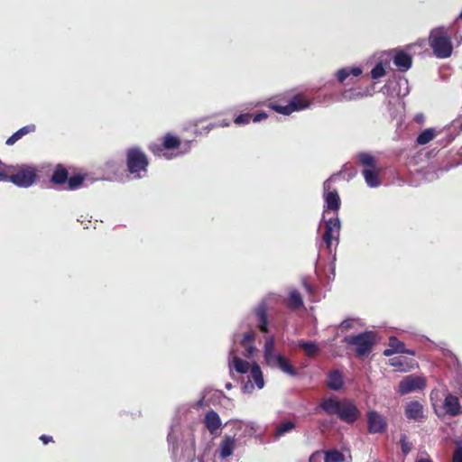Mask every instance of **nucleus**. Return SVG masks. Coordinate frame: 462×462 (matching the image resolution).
<instances>
[{"label":"nucleus","instance_id":"1","mask_svg":"<svg viewBox=\"0 0 462 462\" xmlns=\"http://www.w3.org/2000/svg\"><path fill=\"white\" fill-rule=\"evenodd\" d=\"M319 408L328 415H337L340 420L347 424L355 423L361 416L359 408L351 399L339 400L331 396L323 399Z\"/></svg>","mask_w":462,"mask_h":462},{"label":"nucleus","instance_id":"2","mask_svg":"<svg viewBox=\"0 0 462 462\" xmlns=\"http://www.w3.org/2000/svg\"><path fill=\"white\" fill-rule=\"evenodd\" d=\"M149 164L148 156L140 147L134 146L125 151L126 170L134 179L143 178L147 174Z\"/></svg>","mask_w":462,"mask_h":462},{"label":"nucleus","instance_id":"3","mask_svg":"<svg viewBox=\"0 0 462 462\" xmlns=\"http://www.w3.org/2000/svg\"><path fill=\"white\" fill-rule=\"evenodd\" d=\"M429 44L437 58L446 59L452 54L453 45L451 36L444 27H438L431 30L429 36Z\"/></svg>","mask_w":462,"mask_h":462},{"label":"nucleus","instance_id":"4","mask_svg":"<svg viewBox=\"0 0 462 462\" xmlns=\"http://www.w3.org/2000/svg\"><path fill=\"white\" fill-rule=\"evenodd\" d=\"M282 101H283L282 98L270 101L267 106L276 113L290 116L293 112L308 108L310 105V101L302 93H299L291 97L285 105L282 104Z\"/></svg>","mask_w":462,"mask_h":462},{"label":"nucleus","instance_id":"5","mask_svg":"<svg viewBox=\"0 0 462 462\" xmlns=\"http://www.w3.org/2000/svg\"><path fill=\"white\" fill-rule=\"evenodd\" d=\"M38 179V170L34 166L23 164L15 170L13 166L10 173H7L6 181L14 183L20 188L32 186Z\"/></svg>","mask_w":462,"mask_h":462},{"label":"nucleus","instance_id":"6","mask_svg":"<svg viewBox=\"0 0 462 462\" xmlns=\"http://www.w3.org/2000/svg\"><path fill=\"white\" fill-rule=\"evenodd\" d=\"M85 180V175L78 173L69 177L66 167L62 164L56 165L50 182L55 186L67 184L66 189L75 190L80 188Z\"/></svg>","mask_w":462,"mask_h":462},{"label":"nucleus","instance_id":"7","mask_svg":"<svg viewBox=\"0 0 462 462\" xmlns=\"http://www.w3.org/2000/svg\"><path fill=\"white\" fill-rule=\"evenodd\" d=\"M343 342L350 346H356V354L358 357L368 355L375 344V333L373 331H365L357 335H350L344 337Z\"/></svg>","mask_w":462,"mask_h":462},{"label":"nucleus","instance_id":"8","mask_svg":"<svg viewBox=\"0 0 462 462\" xmlns=\"http://www.w3.org/2000/svg\"><path fill=\"white\" fill-rule=\"evenodd\" d=\"M180 139L178 136L168 133L162 138L161 143H152L149 144L148 149L155 156H164L167 159H171V156L165 151L178 149L180 146Z\"/></svg>","mask_w":462,"mask_h":462},{"label":"nucleus","instance_id":"9","mask_svg":"<svg viewBox=\"0 0 462 462\" xmlns=\"http://www.w3.org/2000/svg\"><path fill=\"white\" fill-rule=\"evenodd\" d=\"M367 431L370 434L383 433L386 431L388 423L385 417L376 411H369L366 414Z\"/></svg>","mask_w":462,"mask_h":462},{"label":"nucleus","instance_id":"10","mask_svg":"<svg viewBox=\"0 0 462 462\" xmlns=\"http://www.w3.org/2000/svg\"><path fill=\"white\" fill-rule=\"evenodd\" d=\"M336 174L332 175L323 183L324 199L328 210L337 211L340 208L341 200L336 189H331L330 182Z\"/></svg>","mask_w":462,"mask_h":462},{"label":"nucleus","instance_id":"11","mask_svg":"<svg viewBox=\"0 0 462 462\" xmlns=\"http://www.w3.org/2000/svg\"><path fill=\"white\" fill-rule=\"evenodd\" d=\"M340 222L337 217L328 219L325 224V232L323 234V241L328 248H330L332 240L339 235Z\"/></svg>","mask_w":462,"mask_h":462},{"label":"nucleus","instance_id":"12","mask_svg":"<svg viewBox=\"0 0 462 462\" xmlns=\"http://www.w3.org/2000/svg\"><path fill=\"white\" fill-rule=\"evenodd\" d=\"M203 423L205 428L208 430L210 435L217 436L218 430L222 428V421L214 410H209L204 416Z\"/></svg>","mask_w":462,"mask_h":462},{"label":"nucleus","instance_id":"13","mask_svg":"<svg viewBox=\"0 0 462 462\" xmlns=\"http://www.w3.org/2000/svg\"><path fill=\"white\" fill-rule=\"evenodd\" d=\"M425 386V382L420 377L407 376L399 383V393L401 394H407L418 389H422Z\"/></svg>","mask_w":462,"mask_h":462},{"label":"nucleus","instance_id":"14","mask_svg":"<svg viewBox=\"0 0 462 462\" xmlns=\"http://www.w3.org/2000/svg\"><path fill=\"white\" fill-rule=\"evenodd\" d=\"M389 348L383 351V356H391L395 353L399 354H408L411 356H415L416 352L412 349H407L403 342L399 340L396 337H389Z\"/></svg>","mask_w":462,"mask_h":462},{"label":"nucleus","instance_id":"15","mask_svg":"<svg viewBox=\"0 0 462 462\" xmlns=\"http://www.w3.org/2000/svg\"><path fill=\"white\" fill-rule=\"evenodd\" d=\"M393 64L401 72L407 71L412 65V57L403 50H394Z\"/></svg>","mask_w":462,"mask_h":462},{"label":"nucleus","instance_id":"16","mask_svg":"<svg viewBox=\"0 0 462 462\" xmlns=\"http://www.w3.org/2000/svg\"><path fill=\"white\" fill-rule=\"evenodd\" d=\"M236 439L235 436L226 435L220 442L218 452L221 459L230 457L236 448Z\"/></svg>","mask_w":462,"mask_h":462},{"label":"nucleus","instance_id":"17","mask_svg":"<svg viewBox=\"0 0 462 462\" xmlns=\"http://www.w3.org/2000/svg\"><path fill=\"white\" fill-rule=\"evenodd\" d=\"M444 408L446 412L451 416H457L462 413L458 397L451 393L447 394L444 401Z\"/></svg>","mask_w":462,"mask_h":462},{"label":"nucleus","instance_id":"18","mask_svg":"<svg viewBox=\"0 0 462 462\" xmlns=\"http://www.w3.org/2000/svg\"><path fill=\"white\" fill-rule=\"evenodd\" d=\"M254 315L258 321V328L263 333L268 332V316L267 306L265 303H261L254 310Z\"/></svg>","mask_w":462,"mask_h":462},{"label":"nucleus","instance_id":"19","mask_svg":"<svg viewBox=\"0 0 462 462\" xmlns=\"http://www.w3.org/2000/svg\"><path fill=\"white\" fill-rule=\"evenodd\" d=\"M405 416L410 420H420L423 416V406L417 401L407 403L404 410Z\"/></svg>","mask_w":462,"mask_h":462},{"label":"nucleus","instance_id":"20","mask_svg":"<svg viewBox=\"0 0 462 462\" xmlns=\"http://www.w3.org/2000/svg\"><path fill=\"white\" fill-rule=\"evenodd\" d=\"M276 365L283 373L289 375L296 376L298 374L297 369L291 364L290 360L282 355L276 356L272 365Z\"/></svg>","mask_w":462,"mask_h":462},{"label":"nucleus","instance_id":"21","mask_svg":"<svg viewBox=\"0 0 462 462\" xmlns=\"http://www.w3.org/2000/svg\"><path fill=\"white\" fill-rule=\"evenodd\" d=\"M267 117H268V115L265 112H259L256 115H254V116L250 113H245V114H241V115L237 116L234 119V123L237 125H247L251 121L257 123V122L266 119Z\"/></svg>","mask_w":462,"mask_h":462},{"label":"nucleus","instance_id":"22","mask_svg":"<svg viewBox=\"0 0 462 462\" xmlns=\"http://www.w3.org/2000/svg\"><path fill=\"white\" fill-rule=\"evenodd\" d=\"M344 381L342 373L337 370H332L328 374L327 386L334 391H338L343 387Z\"/></svg>","mask_w":462,"mask_h":462},{"label":"nucleus","instance_id":"23","mask_svg":"<svg viewBox=\"0 0 462 462\" xmlns=\"http://www.w3.org/2000/svg\"><path fill=\"white\" fill-rule=\"evenodd\" d=\"M285 304L287 308L291 310H296L303 307V300L300 291L296 289H292L285 300Z\"/></svg>","mask_w":462,"mask_h":462},{"label":"nucleus","instance_id":"24","mask_svg":"<svg viewBox=\"0 0 462 462\" xmlns=\"http://www.w3.org/2000/svg\"><path fill=\"white\" fill-rule=\"evenodd\" d=\"M36 130V126L33 124L27 125L22 128H20L18 131L14 133L6 141L5 144L8 146L14 145L17 141L22 139L24 135L33 133Z\"/></svg>","mask_w":462,"mask_h":462},{"label":"nucleus","instance_id":"25","mask_svg":"<svg viewBox=\"0 0 462 462\" xmlns=\"http://www.w3.org/2000/svg\"><path fill=\"white\" fill-rule=\"evenodd\" d=\"M362 174L365 180V182L370 187H377L380 185L379 180V171L376 168L364 169Z\"/></svg>","mask_w":462,"mask_h":462},{"label":"nucleus","instance_id":"26","mask_svg":"<svg viewBox=\"0 0 462 462\" xmlns=\"http://www.w3.org/2000/svg\"><path fill=\"white\" fill-rule=\"evenodd\" d=\"M274 351V338L273 337H269L266 338L263 347V356L264 360L269 365H273V361L275 359L276 356L273 354Z\"/></svg>","mask_w":462,"mask_h":462},{"label":"nucleus","instance_id":"27","mask_svg":"<svg viewBox=\"0 0 462 462\" xmlns=\"http://www.w3.org/2000/svg\"><path fill=\"white\" fill-rule=\"evenodd\" d=\"M230 356H233L232 357V364L234 369L240 374H246L249 371L250 365L247 361H245L241 359L240 357H237L235 356V350H231Z\"/></svg>","mask_w":462,"mask_h":462},{"label":"nucleus","instance_id":"28","mask_svg":"<svg viewBox=\"0 0 462 462\" xmlns=\"http://www.w3.org/2000/svg\"><path fill=\"white\" fill-rule=\"evenodd\" d=\"M250 378L254 380L256 386L262 389L264 385V380L260 366L257 364H254L250 369Z\"/></svg>","mask_w":462,"mask_h":462},{"label":"nucleus","instance_id":"29","mask_svg":"<svg viewBox=\"0 0 462 462\" xmlns=\"http://www.w3.org/2000/svg\"><path fill=\"white\" fill-rule=\"evenodd\" d=\"M436 136V131L433 128H427L423 130L416 139V142L420 145H424L430 143Z\"/></svg>","mask_w":462,"mask_h":462},{"label":"nucleus","instance_id":"30","mask_svg":"<svg viewBox=\"0 0 462 462\" xmlns=\"http://www.w3.org/2000/svg\"><path fill=\"white\" fill-rule=\"evenodd\" d=\"M296 425L291 420L282 421L275 430V436L281 437L295 429Z\"/></svg>","mask_w":462,"mask_h":462},{"label":"nucleus","instance_id":"31","mask_svg":"<svg viewBox=\"0 0 462 462\" xmlns=\"http://www.w3.org/2000/svg\"><path fill=\"white\" fill-rule=\"evenodd\" d=\"M358 162L365 166V169L376 168V161L374 157L367 152H360L358 154Z\"/></svg>","mask_w":462,"mask_h":462},{"label":"nucleus","instance_id":"32","mask_svg":"<svg viewBox=\"0 0 462 462\" xmlns=\"http://www.w3.org/2000/svg\"><path fill=\"white\" fill-rule=\"evenodd\" d=\"M299 346L305 351L309 357L315 356L319 353V346L313 342L301 341Z\"/></svg>","mask_w":462,"mask_h":462},{"label":"nucleus","instance_id":"33","mask_svg":"<svg viewBox=\"0 0 462 462\" xmlns=\"http://www.w3.org/2000/svg\"><path fill=\"white\" fill-rule=\"evenodd\" d=\"M344 461V455L337 449H332L325 452L324 462H342Z\"/></svg>","mask_w":462,"mask_h":462},{"label":"nucleus","instance_id":"34","mask_svg":"<svg viewBox=\"0 0 462 462\" xmlns=\"http://www.w3.org/2000/svg\"><path fill=\"white\" fill-rule=\"evenodd\" d=\"M362 97L363 95L361 92L356 91L354 89H347L341 94L340 101H350Z\"/></svg>","mask_w":462,"mask_h":462},{"label":"nucleus","instance_id":"35","mask_svg":"<svg viewBox=\"0 0 462 462\" xmlns=\"http://www.w3.org/2000/svg\"><path fill=\"white\" fill-rule=\"evenodd\" d=\"M400 444H401L402 452L404 455H407L411 451L412 444L408 440V438L405 434L401 435Z\"/></svg>","mask_w":462,"mask_h":462},{"label":"nucleus","instance_id":"36","mask_svg":"<svg viewBox=\"0 0 462 462\" xmlns=\"http://www.w3.org/2000/svg\"><path fill=\"white\" fill-rule=\"evenodd\" d=\"M385 75V69L381 62L377 63L371 70V77L374 79H380Z\"/></svg>","mask_w":462,"mask_h":462},{"label":"nucleus","instance_id":"37","mask_svg":"<svg viewBox=\"0 0 462 462\" xmlns=\"http://www.w3.org/2000/svg\"><path fill=\"white\" fill-rule=\"evenodd\" d=\"M255 338V333L254 331H248L244 334L243 339L241 341L242 346H247L248 345H254Z\"/></svg>","mask_w":462,"mask_h":462},{"label":"nucleus","instance_id":"38","mask_svg":"<svg viewBox=\"0 0 462 462\" xmlns=\"http://www.w3.org/2000/svg\"><path fill=\"white\" fill-rule=\"evenodd\" d=\"M12 169V165H5L0 160V181H6L7 173H10Z\"/></svg>","mask_w":462,"mask_h":462},{"label":"nucleus","instance_id":"39","mask_svg":"<svg viewBox=\"0 0 462 462\" xmlns=\"http://www.w3.org/2000/svg\"><path fill=\"white\" fill-rule=\"evenodd\" d=\"M390 365L392 366H394V367L398 368L401 371L404 370V368H403V365H404V364H403V357H402V356L391 358L390 359Z\"/></svg>","mask_w":462,"mask_h":462},{"label":"nucleus","instance_id":"40","mask_svg":"<svg viewBox=\"0 0 462 462\" xmlns=\"http://www.w3.org/2000/svg\"><path fill=\"white\" fill-rule=\"evenodd\" d=\"M452 462H462V445H457L452 455Z\"/></svg>","mask_w":462,"mask_h":462},{"label":"nucleus","instance_id":"41","mask_svg":"<svg viewBox=\"0 0 462 462\" xmlns=\"http://www.w3.org/2000/svg\"><path fill=\"white\" fill-rule=\"evenodd\" d=\"M349 76V69L346 68L339 69L337 73V79L339 82H344Z\"/></svg>","mask_w":462,"mask_h":462},{"label":"nucleus","instance_id":"42","mask_svg":"<svg viewBox=\"0 0 462 462\" xmlns=\"http://www.w3.org/2000/svg\"><path fill=\"white\" fill-rule=\"evenodd\" d=\"M245 348L244 356L247 358H251L254 356L256 348L254 345H248L247 346H243Z\"/></svg>","mask_w":462,"mask_h":462},{"label":"nucleus","instance_id":"43","mask_svg":"<svg viewBox=\"0 0 462 462\" xmlns=\"http://www.w3.org/2000/svg\"><path fill=\"white\" fill-rule=\"evenodd\" d=\"M230 125V122L228 120H222L221 122H219L218 124H214V125H208L207 126V129L208 130H210L214 127H226V126H229Z\"/></svg>","mask_w":462,"mask_h":462},{"label":"nucleus","instance_id":"44","mask_svg":"<svg viewBox=\"0 0 462 462\" xmlns=\"http://www.w3.org/2000/svg\"><path fill=\"white\" fill-rule=\"evenodd\" d=\"M452 125L462 132V114L452 121Z\"/></svg>","mask_w":462,"mask_h":462},{"label":"nucleus","instance_id":"45","mask_svg":"<svg viewBox=\"0 0 462 462\" xmlns=\"http://www.w3.org/2000/svg\"><path fill=\"white\" fill-rule=\"evenodd\" d=\"M353 327V320L352 319H345L341 322L340 328L343 330H348Z\"/></svg>","mask_w":462,"mask_h":462},{"label":"nucleus","instance_id":"46","mask_svg":"<svg viewBox=\"0 0 462 462\" xmlns=\"http://www.w3.org/2000/svg\"><path fill=\"white\" fill-rule=\"evenodd\" d=\"M40 439L42 440V442L44 444V445H47L48 443L50 442H53V439L51 436H47V435H42L40 437Z\"/></svg>","mask_w":462,"mask_h":462},{"label":"nucleus","instance_id":"47","mask_svg":"<svg viewBox=\"0 0 462 462\" xmlns=\"http://www.w3.org/2000/svg\"><path fill=\"white\" fill-rule=\"evenodd\" d=\"M362 73L361 69L359 68H352L349 69V75H353L354 77H358Z\"/></svg>","mask_w":462,"mask_h":462},{"label":"nucleus","instance_id":"48","mask_svg":"<svg viewBox=\"0 0 462 462\" xmlns=\"http://www.w3.org/2000/svg\"><path fill=\"white\" fill-rule=\"evenodd\" d=\"M415 462H433V460L430 458V457L426 454L425 457H417Z\"/></svg>","mask_w":462,"mask_h":462}]
</instances>
